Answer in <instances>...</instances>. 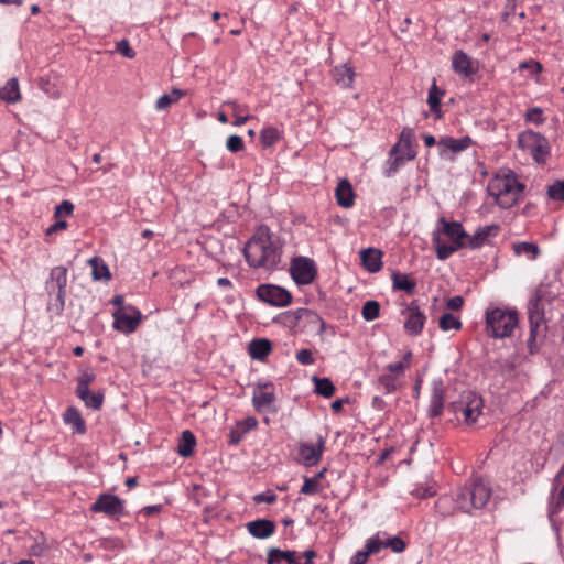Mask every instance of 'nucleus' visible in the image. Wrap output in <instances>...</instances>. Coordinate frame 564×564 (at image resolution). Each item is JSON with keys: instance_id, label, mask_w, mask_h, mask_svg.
I'll use <instances>...</instances> for the list:
<instances>
[{"instance_id": "61", "label": "nucleus", "mask_w": 564, "mask_h": 564, "mask_svg": "<svg viewBox=\"0 0 564 564\" xmlns=\"http://www.w3.org/2000/svg\"><path fill=\"white\" fill-rule=\"evenodd\" d=\"M347 402H349V398L335 400V401L332 403V409H333L335 412H337V411H339V410L343 408V404H344V403H347Z\"/></svg>"}, {"instance_id": "64", "label": "nucleus", "mask_w": 564, "mask_h": 564, "mask_svg": "<svg viewBox=\"0 0 564 564\" xmlns=\"http://www.w3.org/2000/svg\"><path fill=\"white\" fill-rule=\"evenodd\" d=\"M217 285L220 288H231L232 283L228 278H219L217 280Z\"/></svg>"}, {"instance_id": "4", "label": "nucleus", "mask_w": 564, "mask_h": 564, "mask_svg": "<svg viewBox=\"0 0 564 564\" xmlns=\"http://www.w3.org/2000/svg\"><path fill=\"white\" fill-rule=\"evenodd\" d=\"M467 232L459 221H447L441 217L433 232V246L440 260H446L466 245Z\"/></svg>"}, {"instance_id": "50", "label": "nucleus", "mask_w": 564, "mask_h": 564, "mask_svg": "<svg viewBox=\"0 0 564 564\" xmlns=\"http://www.w3.org/2000/svg\"><path fill=\"white\" fill-rule=\"evenodd\" d=\"M226 148L229 152L237 153L245 148L243 139L240 135L232 134L227 139Z\"/></svg>"}, {"instance_id": "46", "label": "nucleus", "mask_w": 564, "mask_h": 564, "mask_svg": "<svg viewBox=\"0 0 564 564\" xmlns=\"http://www.w3.org/2000/svg\"><path fill=\"white\" fill-rule=\"evenodd\" d=\"M45 538L42 533L33 538V543L28 549V554L30 556L40 557L43 555L46 544Z\"/></svg>"}, {"instance_id": "17", "label": "nucleus", "mask_w": 564, "mask_h": 564, "mask_svg": "<svg viewBox=\"0 0 564 564\" xmlns=\"http://www.w3.org/2000/svg\"><path fill=\"white\" fill-rule=\"evenodd\" d=\"M452 67L462 77H473L478 72V63L464 51L458 50L453 54Z\"/></svg>"}, {"instance_id": "43", "label": "nucleus", "mask_w": 564, "mask_h": 564, "mask_svg": "<svg viewBox=\"0 0 564 564\" xmlns=\"http://www.w3.org/2000/svg\"><path fill=\"white\" fill-rule=\"evenodd\" d=\"M438 326L443 332L448 330H459L463 327V324L459 317L455 316L452 313H444L438 321Z\"/></svg>"}, {"instance_id": "59", "label": "nucleus", "mask_w": 564, "mask_h": 564, "mask_svg": "<svg viewBox=\"0 0 564 564\" xmlns=\"http://www.w3.org/2000/svg\"><path fill=\"white\" fill-rule=\"evenodd\" d=\"M67 221L63 220V219H58L56 220L54 224H52L45 231V235L46 236H50L54 232H57L59 230H64L67 228Z\"/></svg>"}, {"instance_id": "30", "label": "nucleus", "mask_w": 564, "mask_h": 564, "mask_svg": "<svg viewBox=\"0 0 564 564\" xmlns=\"http://www.w3.org/2000/svg\"><path fill=\"white\" fill-rule=\"evenodd\" d=\"M297 553L292 550L282 551L278 547H271L268 550L267 563L268 564H280L282 561L288 564H296Z\"/></svg>"}, {"instance_id": "19", "label": "nucleus", "mask_w": 564, "mask_h": 564, "mask_svg": "<svg viewBox=\"0 0 564 564\" xmlns=\"http://www.w3.org/2000/svg\"><path fill=\"white\" fill-rule=\"evenodd\" d=\"M323 449L324 442L322 440L317 444L301 443L296 460L306 467L314 466L321 460Z\"/></svg>"}, {"instance_id": "8", "label": "nucleus", "mask_w": 564, "mask_h": 564, "mask_svg": "<svg viewBox=\"0 0 564 564\" xmlns=\"http://www.w3.org/2000/svg\"><path fill=\"white\" fill-rule=\"evenodd\" d=\"M383 547H390L394 553H402L406 544L399 536H389L386 532H378L366 541L361 551L355 554V564H366L371 554H377Z\"/></svg>"}, {"instance_id": "18", "label": "nucleus", "mask_w": 564, "mask_h": 564, "mask_svg": "<svg viewBox=\"0 0 564 564\" xmlns=\"http://www.w3.org/2000/svg\"><path fill=\"white\" fill-rule=\"evenodd\" d=\"M519 142L527 147L535 161H544L549 153L547 142L544 138H542L539 133H527L523 134Z\"/></svg>"}, {"instance_id": "56", "label": "nucleus", "mask_w": 564, "mask_h": 564, "mask_svg": "<svg viewBox=\"0 0 564 564\" xmlns=\"http://www.w3.org/2000/svg\"><path fill=\"white\" fill-rule=\"evenodd\" d=\"M245 436L246 434H242V431L237 425H235L229 432V444L238 445Z\"/></svg>"}, {"instance_id": "58", "label": "nucleus", "mask_w": 564, "mask_h": 564, "mask_svg": "<svg viewBox=\"0 0 564 564\" xmlns=\"http://www.w3.org/2000/svg\"><path fill=\"white\" fill-rule=\"evenodd\" d=\"M464 305V299L460 295H455L446 301V307L451 311H458Z\"/></svg>"}, {"instance_id": "13", "label": "nucleus", "mask_w": 564, "mask_h": 564, "mask_svg": "<svg viewBox=\"0 0 564 564\" xmlns=\"http://www.w3.org/2000/svg\"><path fill=\"white\" fill-rule=\"evenodd\" d=\"M112 316L113 328L126 335L133 333L142 319L141 312L133 306L117 308Z\"/></svg>"}, {"instance_id": "28", "label": "nucleus", "mask_w": 564, "mask_h": 564, "mask_svg": "<svg viewBox=\"0 0 564 564\" xmlns=\"http://www.w3.org/2000/svg\"><path fill=\"white\" fill-rule=\"evenodd\" d=\"M335 197L339 206L344 208L352 206V185L347 178L339 181L335 189Z\"/></svg>"}, {"instance_id": "39", "label": "nucleus", "mask_w": 564, "mask_h": 564, "mask_svg": "<svg viewBox=\"0 0 564 564\" xmlns=\"http://www.w3.org/2000/svg\"><path fill=\"white\" fill-rule=\"evenodd\" d=\"M184 96L181 89H173L169 94H164L158 98L155 102L156 110H165L173 104L177 102Z\"/></svg>"}, {"instance_id": "2", "label": "nucleus", "mask_w": 564, "mask_h": 564, "mask_svg": "<svg viewBox=\"0 0 564 564\" xmlns=\"http://www.w3.org/2000/svg\"><path fill=\"white\" fill-rule=\"evenodd\" d=\"M491 497V488L482 478H473L465 484L453 499L455 507L449 508L451 498L447 496L440 497L436 501V509L443 516H449L456 510L470 512L473 509L484 508Z\"/></svg>"}, {"instance_id": "52", "label": "nucleus", "mask_w": 564, "mask_h": 564, "mask_svg": "<svg viewBox=\"0 0 564 564\" xmlns=\"http://www.w3.org/2000/svg\"><path fill=\"white\" fill-rule=\"evenodd\" d=\"M296 360L303 365V366H308V365H312L314 364V357H313V352L311 349H307V348H303V349H300L297 352H296V356H295Z\"/></svg>"}, {"instance_id": "45", "label": "nucleus", "mask_w": 564, "mask_h": 564, "mask_svg": "<svg viewBox=\"0 0 564 564\" xmlns=\"http://www.w3.org/2000/svg\"><path fill=\"white\" fill-rule=\"evenodd\" d=\"M361 315L368 322L378 318L380 315L379 303L373 300L367 301L362 306Z\"/></svg>"}, {"instance_id": "24", "label": "nucleus", "mask_w": 564, "mask_h": 564, "mask_svg": "<svg viewBox=\"0 0 564 564\" xmlns=\"http://www.w3.org/2000/svg\"><path fill=\"white\" fill-rule=\"evenodd\" d=\"M473 144V140L466 135L459 139H455L452 137H442L437 145L441 149L440 154L443 156L446 154V151H451L453 153H459L462 151L467 150Z\"/></svg>"}, {"instance_id": "33", "label": "nucleus", "mask_w": 564, "mask_h": 564, "mask_svg": "<svg viewBox=\"0 0 564 564\" xmlns=\"http://www.w3.org/2000/svg\"><path fill=\"white\" fill-rule=\"evenodd\" d=\"M195 445V435L189 430H185L182 432L177 445V453L180 454V456L187 458L193 455Z\"/></svg>"}, {"instance_id": "23", "label": "nucleus", "mask_w": 564, "mask_h": 564, "mask_svg": "<svg viewBox=\"0 0 564 564\" xmlns=\"http://www.w3.org/2000/svg\"><path fill=\"white\" fill-rule=\"evenodd\" d=\"M500 227L498 225H487L479 227L473 236H467L466 246H468L470 249H478L487 243L490 237L497 236Z\"/></svg>"}, {"instance_id": "37", "label": "nucleus", "mask_w": 564, "mask_h": 564, "mask_svg": "<svg viewBox=\"0 0 564 564\" xmlns=\"http://www.w3.org/2000/svg\"><path fill=\"white\" fill-rule=\"evenodd\" d=\"M312 381L314 382V392L324 398H330L335 392V387L330 379L328 378H319L317 376H313Z\"/></svg>"}, {"instance_id": "47", "label": "nucleus", "mask_w": 564, "mask_h": 564, "mask_svg": "<svg viewBox=\"0 0 564 564\" xmlns=\"http://www.w3.org/2000/svg\"><path fill=\"white\" fill-rule=\"evenodd\" d=\"M322 491L321 482L316 481L312 477H304V484L301 487L300 492L303 495H316Z\"/></svg>"}, {"instance_id": "1", "label": "nucleus", "mask_w": 564, "mask_h": 564, "mask_svg": "<svg viewBox=\"0 0 564 564\" xmlns=\"http://www.w3.org/2000/svg\"><path fill=\"white\" fill-rule=\"evenodd\" d=\"M281 247L267 226H260L243 247L246 261L254 269H275L281 261Z\"/></svg>"}, {"instance_id": "14", "label": "nucleus", "mask_w": 564, "mask_h": 564, "mask_svg": "<svg viewBox=\"0 0 564 564\" xmlns=\"http://www.w3.org/2000/svg\"><path fill=\"white\" fill-rule=\"evenodd\" d=\"M256 294L260 301L276 307H284L292 301V295L286 289L274 284L259 285Z\"/></svg>"}, {"instance_id": "63", "label": "nucleus", "mask_w": 564, "mask_h": 564, "mask_svg": "<svg viewBox=\"0 0 564 564\" xmlns=\"http://www.w3.org/2000/svg\"><path fill=\"white\" fill-rule=\"evenodd\" d=\"M423 140H424V143L427 148H431L433 147L434 144H436V140L433 135L431 134H424L423 135Z\"/></svg>"}, {"instance_id": "34", "label": "nucleus", "mask_w": 564, "mask_h": 564, "mask_svg": "<svg viewBox=\"0 0 564 564\" xmlns=\"http://www.w3.org/2000/svg\"><path fill=\"white\" fill-rule=\"evenodd\" d=\"M392 286L394 290L404 291L408 294H413L416 289V282L411 280L408 274L394 271L391 275Z\"/></svg>"}, {"instance_id": "16", "label": "nucleus", "mask_w": 564, "mask_h": 564, "mask_svg": "<svg viewBox=\"0 0 564 564\" xmlns=\"http://www.w3.org/2000/svg\"><path fill=\"white\" fill-rule=\"evenodd\" d=\"M402 315L405 316L404 328L411 335L421 334L424 323L425 315L420 310L416 301L411 302L402 310Z\"/></svg>"}, {"instance_id": "42", "label": "nucleus", "mask_w": 564, "mask_h": 564, "mask_svg": "<svg viewBox=\"0 0 564 564\" xmlns=\"http://www.w3.org/2000/svg\"><path fill=\"white\" fill-rule=\"evenodd\" d=\"M514 253L518 256H525L529 260H534L540 254L538 245L532 242H519L513 247Z\"/></svg>"}, {"instance_id": "49", "label": "nucleus", "mask_w": 564, "mask_h": 564, "mask_svg": "<svg viewBox=\"0 0 564 564\" xmlns=\"http://www.w3.org/2000/svg\"><path fill=\"white\" fill-rule=\"evenodd\" d=\"M74 212V204L70 200H63L61 204H58L54 209V217L55 218H62V217H68Z\"/></svg>"}, {"instance_id": "25", "label": "nucleus", "mask_w": 564, "mask_h": 564, "mask_svg": "<svg viewBox=\"0 0 564 564\" xmlns=\"http://www.w3.org/2000/svg\"><path fill=\"white\" fill-rule=\"evenodd\" d=\"M444 395H445V388L443 386V382L434 381L433 382V390L432 395L427 409V414L430 417H436L440 416L443 412L444 408Z\"/></svg>"}, {"instance_id": "21", "label": "nucleus", "mask_w": 564, "mask_h": 564, "mask_svg": "<svg viewBox=\"0 0 564 564\" xmlns=\"http://www.w3.org/2000/svg\"><path fill=\"white\" fill-rule=\"evenodd\" d=\"M361 265L369 273H377L382 269L383 252L377 248L361 249L359 252Z\"/></svg>"}, {"instance_id": "6", "label": "nucleus", "mask_w": 564, "mask_h": 564, "mask_svg": "<svg viewBox=\"0 0 564 564\" xmlns=\"http://www.w3.org/2000/svg\"><path fill=\"white\" fill-rule=\"evenodd\" d=\"M414 131L412 128L402 129L398 142L390 149L387 160L386 176L390 177L408 161L416 156Z\"/></svg>"}, {"instance_id": "27", "label": "nucleus", "mask_w": 564, "mask_h": 564, "mask_svg": "<svg viewBox=\"0 0 564 564\" xmlns=\"http://www.w3.org/2000/svg\"><path fill=\"white\" fill-rule=\"evenodd\" d=\"M63 422L66 425L72 426L74 434H85L86 433V422L83 419L79 410L75 406H68L62 415Z\"/></svg>"}, {"instance_id": "38", "label": "nucleus", "mask_w": 564, "mask_h": 564, "mask_svg": "<svg viewBox=\"0 0 564 564\" xmlns=\"http://www.w3.org/2000/svg\"><path fill=\"white\" fill-rule=\"evenodd\" d=\"M282 137L281 131L275 127H263L260 131V141L264 148L275 144Z\"/></svg>"}, {"instance_id": "35", "label": "nucleus", "mask_w": 564, "mask_h": 564, "mask_svg": "<svg viewBox=\"0 0 564 564\" xmlns=\"http://www.w3.org/2000/svg\"><path fill=\"white\" fill-rule=\"evenodd\" d=\"M0 98L7 102L13 104L20 100L21 94L17 78H10L0 89Z\"/></svg>"}, {"instance_id": "36", "label": "nucleus", "mask_w": 564, "mask_h": 564, "mask_svg": "<svg viewBox=\"0 0 564 564\" xmlns=\"http://www.w3.org/2000/svg\"><path fill=\"white\" fill-rule=\"evenodd\" d=\"M333 79L343 87H350L352 84V67L348 63L333 69Z\"/></svg>"}, {"instance_id": "5", "label": "nucleus", "mask_w": 564, "mask_h": 564, "mask_svg": "<svg viewBox=\"0 0 564 564\" xmlns=\"http://www.w3.org/2000/svg\"><path fill=\"white\" fill-rule=\"evenodd\" d=\"M485 319L487 334L495 339L510 337L519 324L518 312L509 307L489 306Z\"/></svg>"}, {"instance_id": "26", "label": "nucleus", "mask_w": 564, "mask_h": 564, "mask_svg": "<svg viewBox=\"0 0 564 564\" xmlns=\"http://www.w3.org/2000/svg\"><path fill=\"white\" fill-rule=\"evenodd\" d=\"M248 532L257 539H267L275 531V524L268 519H258L247 523Z\"/></svg>"}, {"instance_id": "62", "label": "nucleus", "mask_w": 564, "mask_h": 564, "mask_svg": "<svg viewBox=\"0 0 564 564\" xmlns=\"http://www.w3.org/2000/svg\"><path fill=\"white\" fill-rule=\"evenodd\" d=\"M249 116H236V119L232 122V124L236 127L242 126L249 120Z\"/></svg>"}, {"instance_id": "60", "label": "nucleus", "mask_w": 564, "mask_h": 564, "mask_svg": "<svg viewBox=\"0 0 564 564\" xmlns=\"http://www.w3.org/2000/svg\"><path fill=\"white\" fill-rule=\"evenodd\" d=\"M414 494L419 498H426L435 495V490L432 487H426L424 489L417 488Z\"/></svg>"}, {"instance_id": "32", "label": "nucleus", "mask_w": 564, "mask_h": 564, "mask_svg": "<svg viewBox=\"0 0 564 564\" xmlns=\"http://www.w3.org/2000/svg\"><path fill=\"white\" fill-rule=\"evenodd\" d=\"M295 317L299 321L314 325L317 334H322L325 328V323L323 318L312 310L299 308L295 311Z\"/></svg>"}, {"instance_id": "3", "label": "nucleus", "mask_w": 564, "mask_h": 564, "mask_svg": "<svg viewBox=\"0 0 564 564\" xmlns=\"http://www.w3.org/2000/svg\"><path fill=\"white\" fill-rule=\"evenodd\" d=\"M525 184L510 169H500L488 181L487 193L501 209H509L524 198Z\"/></svg>"}, {"instance_id": "11", "label": "nucleus", "mask_w": 564, "mask_h": 564, "mask_svg": "<svg viewBox=\"0 0 564 564\" xmlns=\"http://www.w3.org/2000/svg\"><path fill=\"white\" fill-rule=\"evenodd\" d=\"M275 386L270 380H258L252 387V406L258 413H275Z\"/></svg>"}, {"instance_id": "29", "label": "nucleus", "mask_w": 564, "mask_h": 564, "mask_svg": "<svg viewBox=\"0 0 564 564\" xmlns=\"http://www.w3.org/2000/svg\"><path fill=\"white\" fill-rule=\"evenodd\" d=\"M249 355L254 360H264L272 350V346L269 339H253L249 344Z\"/></svg>"}, {"instance_id": "57", "label": "nucleus", "mask_w": 564, "mask_h": 564, "mask_svg": "<svg viewBox=\"0 0 564 564\" xmlns=\"http://www.w3.org/2000/svg\"><path fill=\"white\" fill-rule=\"evenodd\" d=\"M276 500V495L273 491H265L261 492L254 496V501L265 502V503H273Z\"/></svg>"}, {"instance_id": "9", "label": "nucleus", "mask_w": 564, "mask_h": 564, "mask_svg": "<svg viewBox=\"0 0 564 564\" xmlns=\"http://www.w3.org/2000/svg\"><path fill=\"white\" fill-rule=\"evenodd\" d=\"M482 398L474 391H465L457 401L449 404L448 409L459 420L463 416L465 423L473 424L482 412Z\"/></svg>"}, {"instance_id": "51", "label": "nucleus", "mask_w": 564, "mask_h": 564, "mask_svg": "<svg viewBox=\"0 0 564 564\" xmlns=\"http://www.w3.org/2000/svg\"><path fill=\"white\" fill-rule=\"evenodd\" d=\"M236 425L242 431V434H248L258 426V420L254 416H247L242 421L236 423Z\"/></svg>"}, {"instance_id": "31", "label": "nucleus", "mask_w": 564, "mask_h": 564, "mask_svg": "<svg viewBox=\"0 0 564 564\" xmlns=\"http://www.w3.org/2000/svg\"><path fill=\"white\" fill-rule=\"evenodd\" d=\"M75 393L88 409L99 410L104 404L105 395L102 391L90 392V390L87 389L84 393L80 390H75Z\"/></svg>"}, {"instance_id": "48", "label": "nucleus", "mask_w": 564, "mask_h": 564, "mask_svg": "<svg viewBox=\"0 0 564 564\" xmlns=\"http://www.w3.org/2000/svg\"><path fill=\"white\" fill-rule=\"evenodd\" d=\"M547 196L551 199L564 202V181H556L549 185Z\"/></svg>"}, {"instance_id": "15", "label": "nucleus", "mask_w": 564, "mask_h": 564, "mask_svg": "<svg viewBox=\"0 0 564 564\" xmlns=\"http://www.w3.org/2000/svg\"><path fill=\"white\" fill-rule=\"evenodd\" d=\"M90 511L119 518L124 514V501L112 494H101L90 506Z\"/></svg>"}, {"instance_id": "40", "label": "nucleus", "mask_w": 564, "mask_h": 564, "mask_svg": "<svg viewBox=\"0 0 564 564\" xmlns=\"http://www.w3.org/2000/svg\"><path fill=\"white\" fill-rule=\"evenodd\" d=\"M443 95H444V91L441 90L434 82L429 89L427 105L430 106V110L433 113H436L437 117H440V105H441V99H442Z\"/></svg>"}, {"instance_id": "54", "label": "nucleus", "mask_w": 564, "mask_h": 564, "mask_svg": "<svg viewBox=\"0 0 564 564\" xmlns=\"http://www.w3.org/2000/svg\"><path fill=\"white\" fill-rule=\"evenodd\" d=\"M525 120L535 124H541L544 121L542 110L538 107L529 109L525 113Z\"/></svg>"}, {"instance_id": "10", "label": "nucleus", "mask_w": 564, "mask_h": 564, "mask_svg": "<svg viewBox=\"0 0 564 564\" xmlns=\"http://www.w3.org/2000/svg\"><path fill=\"white\" fill-rule=\"evenodd\" d=\"M412 365V352L406 351L403 357L387 365L378 381L386 393H392L401 388L405 370Z\"/></svg>"}, {"instance_id": "55", "label": "nucleus", "mask_w": 564, "mask_h": 564, "mask_svg": "<svg viewBox=\"0 0 564 564\" xmlns=\"http://www.w3.org/2000/svg\"><path fill=\"white\" fill-rule=\"evenodd\" d=\"M519 69H528L531 74H540L542 72V65L533 59L523 61L519 64Z\"/></svg>"}, {"instance_id": "41", "label": "nucleus", "mask_w": 564, "mask_h": 564, "mask_svg": "<svg viewBox=\"0 0 564 564\" xmlns=\"http://www.w3.org/2000/svg\"><path fill=\"white\" fill-rule=\"evenodd\" d=\"M89 264L93 269V279L96 281L109 280L110 272L108 267L98 258L94 257L89 260Z\"/></svg>"}, {"instance_id": "53", "label": "nucleus", "mask_w": 564, "mask_h": 564, "mask_svg": "<svg viewBox=\"0 0 564 564\" xmlns=\"http://www.w3.org/2000/svg\"><path fill=\"white\" fill-rule=\"evenodd\" d=\"M116 50L118 53H120L121 55H123L124 57H128V58H133L135 56V53L134 51L131 48L130 46V43L128 40L126 39H122L120 40L117 45H116Z\"/></svg>"}, {"instance_id": "44", "label": "nucleus", "mask_w": 564, "mask_h": 564, "mask_svg": "<svg viewBox=\"0 0 564 564\" xmlns=\"http://www.w3.org/2000/svg\"><path fill=\"white\" fill-rule=\"evenodd\" d=\"M96 380V373L93 369L87 368L79 371V376L76 380V390H80L83 393L89 389V386Z\"/></svg>"}, {"instance_id": "7", "label": "nucleus", "mask_w": 564, "mask_h": 564, "mask_svg": "<svg viewBox=\"0 0 564 564\" xmlns=\"http://www.w3.org/2000/svg\"><path fill=\"white\" fill-rule=\"evenodd\" d=\"M67 272V268L64 265L54 267L45 281V291L51 297L47 310L55 315H61L65 307Z\"/></svg>"}, {"instance_id": "22", "label": "nucleus", "mask_w": 564, "mask_h": 564, "mask_svg": "<svg viewBox=\"0 0 564 564\" xmlns=\"http://www.w3.org/2000/svg\"><path fill=\"white\" fill-rule=\"evenodd\" d=\"M545 303L546 299L543 290L538 289L528 303L529 322L545 323Z\"/></svg>"}, {"instance_id": "12", "label": "nucleus", "mask_w": 564, "mask_h": 564, "mask_svg": "<svg viewBox=\"0 0 564 564\" xmlns=\"http://www.w3.org/2000/svg\"><path fill=\"white\" fill-rule=\"evenodd\" d=\"M317 273L314 260L307 257H295L290 264V274L299 285H307L313 282Z\"/></svg>"}, {"instance_id": "20", "label": "nucleus", "mask_w": 564, "mask_h": 564, "mask_svg": "<svg viewBox=\"0 0 564 564\" xmlns=\"http://www.w3.org/2000/svg\"><path fill=\"white\" fill-rule=\"evenodd\" d=\"M546 323L542 322H529V336L527 339V346L531 355L536 354L546 336Z\"/></svg>"}]
</instances>
